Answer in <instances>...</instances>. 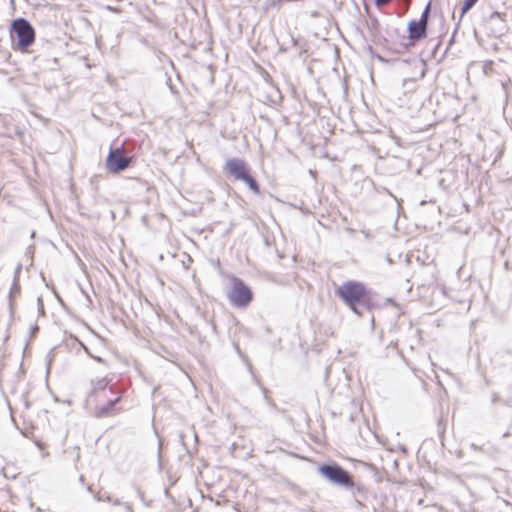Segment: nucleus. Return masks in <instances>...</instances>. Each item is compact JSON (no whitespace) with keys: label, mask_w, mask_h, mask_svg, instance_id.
<instances>
[{"label":"nucleus","mask_w":512,"mask_h":512,"mask_svg":"<svg viewBox=\"0 0 512 512\" xmlns=\"http://www.w3.org/2000/svg\"><path fill=\"white\" fill-rule=\"evenodd\" d=\"M131 159L124 156L121 148L110 149V152L106 159V167L112 173H119L125 170Z\"/></svg>","instance_id":"6"},{"label":"nucleus","mask_w":512,"mask_h":512,"mask_svg":"<svg viewBox=\"0 0 512 512\" xmlns=\"http://www.w3.org/2000/svg\"><path fill=\"white\" fill-rule=\"evenodd\" d=\"M73 343L75 345L74 349L78 352L80 348L83 347L82 343L78 342L77 340H73Z\"/></svg>","instance_id":"16"},{"label":"nucleus","mask_w":512,"mask_h":512,"mask_svg":"<svg viewBox=\"0 0 512 512\" xmlns=\"http://www.w3.org/2000/svg\"><path fill=\"white\" fill-rule=\"evenodd\" d=\"M79 481H80L81 483H84V476H82V475H81V476L79 477Z\"/></svg>","instance_id":"20"},{"label":"nucleus","mask_w":512,"mask_h":512,"mask_svg":"<svg viewBox=\"0 0 512 512\" xmlns=\"http://www.w3.org/2000/svg\"><path fill=\"white\" fill-rule=\"evenodd\" d=\"M225 171L236 180H243L249 174V168L245 161L239 158H230L226 161Z\"/></svg>","instance_id":"7"},{"label":"nucleus","mask_w":512,"mask_h":512,"mask_svg":"<svg viewBox=\"0 0 512 512\" xmlns=\"http://www.w3.org/2000/svg\"><path fill=\"white\" fill-rule=\"evenodd\" d=\"M427 27L418 20H412L408 23L409 38L412 41H418L426 37Z\"/></svg>","instance_id":"8"},{"label":"nucleus","mask_w":512,"mask_h":512,"mask_svg":"<svg viewBox=\"0 0 512 512\" xmlns=\"http://www.w3.org/2000/svg\"><path fill=\"white\" fill-rule=\"evenodd\" d=\"M366 293V287L357 281L344 282L336 290V295L358 315H362V308H367Z\"/></svg>","instance_id":"2"},{"label":"nucleus","mask_w":512,"mask_h":512,"mask_svg":"<svg viewBox=\"0 0 512 512\" xmlns=\"http://www.w3.org/2000/svg\"><path fill=\"white\" fill-rule=\"evenodd\" d=\"M20 270H21V265H19V266L17 267V269H16V274H18V273L20 272Z\"/></svg>","instance_id":"21"},{"label":"nucleus","mask_w":512,"mask_h":512,"mask_svg":"<svg viewBox=\"0 0 512 512\" xmlns=\"http://www.w3.org/2000/svg\"><path fill=\"white\" fill-rule=\"evenodd\" d=\"M51 366H52V359L51 358H48L47 359V372L49 373L50 369H51Z\"/></svg>","instance_id":"18"},{"label":"nucleus","mask_w":512,"mask_h":512,"mask_svg":"<svg viewBox=\"0 0 512 512\" xmlns=\"http://www.w3.org/2000/svg\"><path fill=\"white\" fill-rule=\"evenodd\" d=\"M111 503L116 506H123L124 502L120 501L119 499H112Z\"/></svg>","instance_id":"17"},{"label":"nucleus","mask_w":512,"mask_h":512,"mask_svg":"<svg viewBox=\"0 0 512 512\" xmlns=\"http://www.w3.org/2000/svg\"><path fill=\"white\" fill-rule=\"evenodd\" d=\"M123 508L125 509L126 512H134L131 504L128 502L123 503Z\"/></svg>","instance_id":"14"},{"label":"nucleus","mask_w":512,"mask_h":512,"mask_svg":"<svg viewBox=\"0 0 512 512\" xmlns=\"http://www.w3.org/2000/svg\"><path fill=\"white\" fill-rule=\"evenodd\" d=\"M120 400V395L114 392L113 387H108L105 378L92 382L91 393L87 397L88 404L95 405L98 416L113 414L115 404Z\"/></svg>","instance_id":"1"},{"label":"nucleus","mask_w":512,"mask_h":512,"mask_svg":"<svg viewBox=\"0 0 512 512\" xmlns=\"http://www.w3.org/2000/svg\"><path fill=\"white\" fill-rule=\"evenodd\" d=\"M87 491H88V492H90V493H91V494H93V495H94V494H96V493L93 491V489H92V486H91V485H89V486L87 487Z\"/></svg>","instance_id":"19"},{"label":"nucleus","mask_w":512,"mask_h":512,"mask_svg":"<svg viewBox=\"0 0 512 512\" xmlns=\"http://www.w3.org/2000/svg\"><path fill=\"white\" fill-rule=\"evenodd\" d=\"M94 498L96 501H106V502H110L112 501V497L109 495V494H104V495H101L100 493H96L94 494Z\"/></svg>","instance_id":"12"},{"label":"nucleus","mask_w":512,"mask_h":512,"mask_svg":"<svg viewBox=\"0 0 512 512\" xmlns=\"http://www.w3.org/2000/svg\"><path fill=\"white\" fill-rule=\"evenodd\" d=\"M429 13H430V4H428L424 11L421 14L419 22H422L424 25L428 26V19H429Z\"/></svg>","instance_id":"11"},{"label":"nucleus","mask_w":512,"mask_h":512,"mask_svg":"<svg viewBox=\"0 0 512 512\" xmlns=\"http://www.w3.org/2000/svg\"><path fill=\"white\" fill-rule=\"evenodd\" d=\"M11 38L17 42L19 49L26 50L34 42V28L26 19L18 18L12 22Z\"/></svg>","instance_id":"4"},{"label":"nucleus","mask_w":512,"mask_h":512,"mask_svg":"<svg viewBox=\"0 0 512 512\" xmlns=\"http://www.w3.org/2000/svg\"><path fill=\"white\" fill-rule=\"evenodd\" d=\"M242 181L245 182L255 194L260 192L257 181L250 175V173L247 174Z\"/></svg>","instance_id":"9"},{"label":"nucleus","mask_w":512,"mask_h":512,"mask_svg":"<svg viewBox=\"0 0 512 512\" xmlns=\"http://www.w3.org/2000/svg\"><path fill=\"white\" fill-rule=\"evenodd\" d=\"M478 0H464L463 6L461 8V15L463 16L467 11H469Z\"/></svg>","instance_id":"10"},{"label":"nucleus","mask_w":512,"mask_h":512,"mask_svg":"<svg viewBox=\"0 0 512 512\" xmlns=\"http://www.w3.org/2000/svg\"><path fill=\"white\" fill-rule=\"evenodd\" d=\"M502 15L501 13L499 12H493L491 15H490V20H494V19H501Z\"/></svg>","instance_id":"15"},{"label":"nucleus","mask_w":512,"mask_h":512,"mask_svg":"<svg viewBox=\"0 0 512 512\" xmlns=\"http://www.w3.org/2000/svg\"><path fill=\"white\" fill-rule=\"evenodd\" d=\"M227 297L233 306L237 308H244L252 301L253 293L242 279L231 276Z\"/></svg>","instance_id":"3"},{"label":"nucleus","mask_w":512,"mask_h":512,"mask_svg":"<svg viewBox=\"0 0 512 512\" xmlns=\"http://www.w3.org/2000/svg\"><path fill=\"white\" fill-rule=\"evenodd\" d=\"M391 0H375V3L378 7H383L388 4Z\"/></svg>","instance_id":"13"},{"label":"nucleus","mask_w":512,"mask_h":512,"mask_svg":"<svg viewBox=\"0 0 512 512\" xmlns=\"http://www.w3.org/2000/svg\"><path fill=\"white\" fill-rule=\"evenodd\" d=\"M318 472L322 477L337 486L346 488L354 486V482L350 474L337 464L321 465L318 467Z\"/></svg>","instance_id":"5"}]
</instances>
